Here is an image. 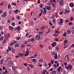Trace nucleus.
I'll use <instances>...</instances> for the list:
<instances>
[{
    "label": "nucleus",
    "instance_id": "obj_46",
    "mask_svg": "<svg viewBox=\"0 0 74 74\" xmlns=\"http://www.w3.org/2000/svg\"><path fill=\"white\" fill-rule=\"evenodd\" d=\"M10 7H11V5L10 4H9L8 5V9H9Z\"/></svg>",
    "mask_w": 74,
    "mask_h": 74
},
{
    "label": "nucleus",
    "instance_id": "obj_18",
    "mask_svg": "<svg viewBox=\"0 0 74 74\" xmlns=\"http://www.w3.org/2000/svg\"><path fill=\"white\" fill-rule=\"evenodd\" d=\"M12 52L14 53H16V50L15 49H12Z\"/></svg>",
    "mask_w": 74,
    "mask_h": 74
},
{
    "label": "nucleus",
    "instance_id": "obj_60",
    "mask_svg": "<svg viewBox=\"0 0 74 74\" xmlns=\"http://www.w3.org/2000/svg\"><path fill=\"white\" fill-rule=\"evenodd\" d=\"M37 73H36V74H40V73L38 71H36Z\"/></svg>",
    "mask_w": 74,
    "mask_h": 74
},
{
    "label": "nucleus",
    "instance_id": "obj_44",
    "mask_svg": "<svg viewBox=\"0 0 74 74\" xmlns=\"http://www.w3.org/2000/svg\"><path fill=\"white\" fill-rule=\"evenodd\" d=\"M13 44H14V42H12L11 43H10V46H12V45Z\"/></svg>",
    "mask_w": 74,
    "mask_h": 74
},
{
    "label": "nucleus",
    "instance_id": "obj_41",
    "mask_svg": "<svg viewBox=\"0 0 74 74\" xmlns=\"http://www.w3.org/2000/svg\"><path fill=\"white\" fill-rule=\"evenodd\" d=\"M16 17L17 19H18V20L20 19V16H17Z\"/></svg>",
    "mask_w": 74,
    "mask_h": 74
},
{
    "label": "nucleus",
    "instance_id": "obj_21",
    "mask_svg": "<svg viewBox=\"0 0 74 74\" xmlns=\"http://www.w3.org/2000/svg\"><path fill=\"white\" fill-rule=\"evenodd\" d=\"M67 42V40H65L64 42V43L65 45H66Z\"/></svg>",
    "mask_w": 74,
    "mask_h": 74
},
{
    "label": "nucleus",
    "instance_id": "obj_27",
    "mask_svg": "<svg viewBox=\"0 0 74 74\" xmlns=\"http://www.w3.org/2000/svg\"><path fill=\"white\" fill-rule=\"evenodd\" d=\"M64 64L65 67H67V62H65L64 63Z\"/></svg>",
    "mask_w": 74,
    "mask_h": 74
},
{
    "label": "nucleus",
    "instance_id": "obj_49",
    "mask_svg": "<svg viewBox=\"0 0 74 74\" xmlns=\"http://www.w3.org/2000/svg\"><path fill=\"white\" fill-rule=\"evenodd\" d=\"M24 65L25 66V67H27V64L26 63L25 64H24Z\"/></svg>",
    "mask_w": 74,
    "mask_h": 74
},
{
    "label": "nucleus",
    "instance_id": "obj_19",
    "mask_svg": "<svg viewBox=\"0 0 74 74\" xmlns=\"http://www.w3.org/2000/svg\"><path fill=\"white\" fill-rule=\"evenodd\" d=\"M39 35H42V34H43V31H42L41 32H39Z\"/></svg>",
    "mask_w": 74,
    "mask_h": 74
},
{
    "label": "nucleus",
    "instance_id": "obj_40",
    "mask_svg": "<svg viewBox=\"0 0 74 74\" xmlns=\"http://www.w3.org/2000/svg\"><path fill=\"white\" fill-rule=\"evenodd\" d=\"M70 19L71 21H72L73 20V17H71V18H70Z\"/></svg>",
    "mask_w": 74,
    "mask_h": 74
},
{
    "label": "nucleus",
    "instance_id": "obj_6",
    "mask_svg": "<svg viewBox=\"0 0 74 74\" xmlns=\"http://www.w3.org/2000/svg\"><path fill=\"white\" fill-rule=\"evenodd\" d=\"M35 38L36 39V40H40V36H36Z\"/></svg>",
    "mask_w": 74,
    "mask_h": 74
},
{
    "label": "nucleus",
    "instance_id": "obj_12",
    "mask_svg": "<svg viewBox=\"0 0 74 74\" xmlns=\"http://www.w3.org/2000/svg\"><path fill=\"white\" fill-rule=\"evenodd\" d=\"M63 23V19L61 18L60 19L59 24L61 25V24H62V23Z\"/></svg>",
    "mask_w": 74,
    "mask_h": 74
},
{
    "label": "nucleus",
    "instance_id": "obj_24",
    "mask_svg": "<svg viewBox=\"0 0 74 74\" xmlns=\"http://www.w3.org/2000/svg\"><path fill=\"white\" fill-rule=\"evenodd\" d=\"M15 46L16 47H18L19 46V45L18 44V43H16L15 45Z\"/></svg>",
    "mask_w": 74,
    "mask_h": 74
},
{
    "label": "nucleus",
    "instance_id": "obj_50",
    "mask_svg": "<svg viewBox=\"0 0 74 74\" xmlns=\"http://www.w3.org/2000/svg\"><path fill=\"white\" fill-rule=\"evenodd\" d=\"M37 53H36L34 55V56L35 58H36V57H37Z\"/></svg>",
    "mask_w": 74,
    "mask_h": 74
},
{
    "label": "nucleus",
    "instance_id": "obj_36",
    "mask_svg": "<svg viewBox=\"0 0 74 74\" xmlns=\"http://www.w3.org/2000/svg\"><path fill=\"white\" fill-rule=\"evenodd\" d=\"M51 64H53L54 63V61L53 60H52L51 61Z\"/></svg>",
    "mask_w": 74,
    "mask_h": 74
},
{
    "label": "nucleus",
    "instance_id": "obj_57",
    "mask_svg": "<svg viewBox=\"0 0 74 74\" xmlns=\"http://www.w3.org/2000/svg\"><path fill=\"white\" fill-rule=\"evenodd\" d=\"M8 71H9V72H11V69L10 68H9L8 69Z\"/></svg>",
    "mask_w": 74,
    "mask_h": 74
},
{
    "label": "nucleus",
    "instance_id": "obj_5",
    "mask_svg": "<svg viewBox=\"0 0 74 74\" xmlns=\"http://www.w3.org/2000/svg\"><path fill=\"white\" fill-rule=\"evenodd\" d=\"M61 66H59L57 70V71H59V72H60V71H62V70H63V68H61Z\"/></svg>",
    "mask_w": 74,
    "mask_h": 74
},
{
    "label": "nucleus",
    "instance_id": "obj_26",
    "mask_svg": "<svg viewBox=\"0 0 74 74\" xmlns=\"http://www.w3.org/2000/svg\"><path fill=\"white\" fill-rule=\"evenodd\" d=\"M52 55H54V56H55L56 55V54H56V53H55V52H53L52 53Z\"/></svg>",
    "mask_w": 74,
    "mask_h": 74
},
{
    "label": "nucleus",
    "instance_id": "obj_14",
    "mask_svg": "<svg viewBox=\"0 0 74 74\" xmlns=\"http://www.w3.org/2000/svg\"><path fill=\"white\" fill-rule=\"evenodd\" d=\"M9 29H10L11 30H13L14 29V27L12 26H10L9 27Z\"/></svg>",
    "mask_w": 74,
    "mask_h": 74
},
{
    "label": "nucleus",
    "instance_id": "obj_51",
    "mask_svg": "<svg viewBox=\"0 0 74 74\" xmlns=\"http://www.w3.org/2000/svg\"><path fill=\"white\" fill-rule=\"evenodd\" d=\"M51 4L53 5V7H55V3H51Z\"/></svg>",
    "mask_w": 74,
    "mask_h": 74
},
{
    "label": "nucleus",
    "instance_id": "obj_64",
    "mask_svg": "<svg viewBox=\"0 0 74 74\" xmlns=\"http://www.w3.org/2000/svg\"><path fill=\"white\" fill-rule=\"evenodd\" d=\"M40 7L41 8H42V4H41L40 5Z\"/></svg>",
    "mask_w": 74,
    "mask_h": 74
},
{
    "label": "nucleus",
    "instance_id": "obj_7",
    "mask_svg": "<svg viewBox=\"0 0 74 74\" xmlns=\"http://www.w3.org/2000/svg\"><path fill=\"white\" fill-rule=\"evenodd\" d=\"M57 44V43L56 42H53L52 44V47H55V46Z\"/></svg>",
    "mask_w": 74,
    "mask_h": 74
},
{
    "label": "nucleus",
    "instance_id": "obj_25",
    "mask_svg": "<svg viewBox=\"0 0 74 74\" xmlns=\"http://www.w3.org/2000/svg\"><path fill=\"white\" fill-rule=\"evenodd\" d=\"M55 32L56 33V34H59V32L58 30H56L55 31Z\"/></svg>",
    "mask_w": 74,
    "mask_h": 74
},
{
    "label": "nucleus",
    "instance_id": "obj_45",
    "mask_svg": "<svg viewBox=\"0 0 74 74\" xmlns=\"http://www.w3.org/2000/svg\"><path fill=\"white\" fill-rule=\"evenodd\" d=\"M29 66L31 68H33V66L31 64H29Z\"/></svg>",
    "mask_w": 74,
    "mask_h": 74
},
{
    "label": "nucleus",
    "instance_id": "obj_31",
    "mask_svg": "<svg viewBox=\"0 0 74 74\" xmlns=\"http://www.w3.org/2000/svg\"><path fill=\"white\" fill-rule=\"evenodd\" d=\"M25 47V45L24 44H22L21 45V48H23Z\"/></svg>",
    "mask_w": 74,
    "mask_h": 74
},
{
    "label": "nucleus",
    "instance_id": "obj_15",
    "mask_svg": "<svg viewBox=\"0 0 74 74\" xmlns=\"http://www.w3.org/2000/svg\"><path fill=\"white\" fill-rule=\"evenodd\" d=\"M69 12L70 11L69 10H66L64 12V14H67V13H68V12Z\"/></svg>",
    "mask_w": 74,
    "mask_h": 74
},
{
    "label": "nucleus",
    "instance_id": "obj_16",
    "mask_svg": "<svg viewBox=\"0 0 74 74\" xmlns=\"http://www.w3.org/2000/svg\"><path fill=\"white\" fill-rule=\"evenodd\" d=\"M49 41V39L48 38H46L45 40V43H46V42H48Z\"/></svg>",
    "mask_w": 74,
    "mask_h": 74
},
{
    "label": "nucleus",
    "instance_id": "obj_2",
    "mask_svg": "<svg viewBox=\"0 0 74 74\" xmlns=\"http://www.w3.org/2000/svg\"><path fill=\"white\" fill-rule=\"evenodd\" d=\"M59 4L61 6H62L64 3H63V0H59Z\"/></svg>",
    "mask_w": 74,
    "mask_h": 74
},
{
    "label": "nucleus",
    "instance_id": "obj_4",
    "mask_svg": "<svg viewBox=\"0 0 74 74\" xmlns=\"http://www.w3.org/2000/svg\"><path fill=\"white\" fill-rule=\"evenodd\" d=\"M65 59L66 61H69V57L68 56V55L66 54V55L65 58Z\"/></svg>",
    "mask_w": 74,
    "mask_h": 74
},
{
    "label": "nucleus",
    "instance_id": "obj_34",
    "mask_svg": "<svg viewBox=\"0 0 74 74\" xmlns=\"http://www.w3.org/2000/svg\"><path fill=\"white\" fill-rule=\"evenodd\" d=\"M12 70L14 71L16 69V68L14 66H12Z\"/></svg>",
    "mask_w": 74,
    "mask_h": 74
},
{
    "label": "nucleus",
    "instance_id": "obj_39",
    "mask_svg": "<svg viewBox=\"0 0 74 74\" xmlns=\"http://www.w3.org/2000/svg\"><path fill=\"white\" fill-rule=\"evenodd\" d=\"M53 3H55V4H57L56 3V0H53Z\"/></svg>",
    "mask_w": 74,
    "mask_h": 74
},
{
    "label": "nucleus",
    "instance_id": "obj_54",
    "mask_svg": "<svg viewBox=\"0 0 74 74\" xmlns=\"http://www.w3.org/2000/svg\"><path fill=\"white\" fill-rule=\"evenodd\" d=\"M48 65H49V67H50V66H51L52 65V64H51V63L49 62L48 64Z\"/></svg>",
    "mask_w": 74,
    "mask_h": 74
},
{
    "label": "nucleus",
    "instance_id": "obj_23",
    "mask_svg": "<svg viewBox=\"0 0 74 74\" xmlns=\"http://www.w3.org/2000/svg\"><path fill=\"white\" fill-rule=\"evenodd\" d=\"M16 30H20V27H19V26H18V27H17L16 28Z\"/></svg>",
    "mask_w": 74,
    "mask_h": 74
},
{
    "label": "nucleus",
    "instance_id": "obj_56",
    "mask_svg": "<svg viewBox=\"0 0 74 74\" xmlns=\"http://www.w3.org/2000/svg\"><path fill=\"white\" fill-rule=\"evenodd\" d=\"M7 35L8 37H10V34L9 33Z\"/></svg>",
    "mask_w": 74,
    "mask_h": 74
},
{
    "label": "nucleus",
    "instance_id": "obj_58",
    "mask_svg": "<svg viewBox=\"0 0 74 74\" xmlns=\"http://www.w3.org/2000/svg\"><path fill=\"white\" fill-rule=\"evenodd\" d=\"M43 27H42V26L41 27H40V30H43Z\"/></svg>",
    "mask_w": 74,
    "mask_h": 74
},
{
    "label": "nucleus",
    "instance_id": "obj_32",
    "mask_svg": "<svg viewBox=\"0 0 74 74\" xmlns=\"http://www.w3.org/2000/svg\"><path fill=\"white\" fill-rule=\"evenodd\" d=\"M42 61H43L41 59H40L39 60V62H41V63H42Z\"/></svg>",
    "mask_w": 74,
    "mask_h": 74
},
{
    "label": "nucleus",
    "instance_id": "obj_63",
    "mask_svg": "<svg viewBox=\"0 0 74 74\" xmlns=\"http://www.w3.org/2000/svg\"><path fill=\"white\" fill-rule=\"evenodd\" d=\"M56 51H58V50H59V47H56Z\"/></svg>",
    "mask_w": 74,
    "mask_h": 74
},
{
    "label": "nucleus",
    "instance_id": "obj_55",
    "mask_svg": "<svg viewBox=\"0 0 74 74\" xmlns=\"http://www.w3.org/2000/svg\"><path fill=\"white\" fill-rule=\"evenodd\" d=\"M16 58H19V56L17 55L15 56Z\"/></svg>",
    "mask_w": 74,
    "mask_h": 74
},
{
    "label": "nucleus",
    "instance_id": "obj_8",
    "mask_svg": "<svg viewBox=\"0 0 74 74\" xmlns=\"http://www.w3.org/2000/svg\"><path fill=\"white\" fill-rule=\"evenodd\" d=\"M26 53H25V56H27L28 55H29V51L28 50H27L26 51Z\"/></svg>",
    "mask_w": 74,
    "mask_h": 74
},
{
    "label": "nucleus",
    "instance_id": "obj_53",
    "mask_svg": "<svg viewBox=\"0 0 74 74\" xmlns=\"http://www.w3.org/2000/svg\"><path fill=\"white\" fill-rule=\"evenodd\" d=\"M5 23V21H2V24H3V25H4Z\"/></svg>",
    "mask_w": 74,
    "mask_h": 74
},
{
    "label": "nucleus",
    "instance_id": "obj_10",
    "mask_svg": "<svg viewBox=\"0 0 74 74\" xmlns=\"http://www.w3.org/2000/svg\"><path fill=\"white\" fill-rule=\"evenodd\" d=\"M46 7V10H50L51 8V7L50 6H45Z\"/></svg>",
    "mask_w": 74,
    "mask_h": 74
},
{
    "label": "nucleus",
    "instance_id": "obj_29",
    "mask_svg": "<svg viewBox=\"0 0 74 74\" xmlns=\"http://www.w3.org/2000/svg\"><path fill=\"white\" fill-rule=\"evenodd\" d=\"M32 62L34 63H36V60L34 59H32Z\"/></svg>",
    "mask_w": 74,
    "mask_h": 74
},
{
    "label": "nucleus",
    "instance_id": "obj_33",
    "mask_svg": "<svg viewBox=\"0 0 74 74\" xmlns=\"http://www.w3.org/2000/svg\"><path fill=\"white\" fill-rule=\"evenodd\" d=\"M53 21L54 24H55V23H56V20L55 19H53Z\"/></svg>",
    "mask_w": 74,
    "mask_h": 74
},
{
    "label": "nucleus",
    "instance_id": "obj_52",
    "mask_svg": "<svg viewBox=\"0 0 74 74\" xmlns=\"http://www.w3.org/2000/svg\"><path fill=\"white\" fill-rule=\"evenodd\" d=\"M41 15H42V13H40L39 15H38V16H41Z\"/></svg>",
    "mask_w": 74,
    "mask_h": 74
},
{
    "label": "nucleus",
    "instance_id": "obj_13",
    "mask_svg": "<svg viewBox=\"0 0 74 74\" xmlns=\"http://www.w3.org/2000/svg\"><path fill=\"white\" fill-rule=\"evenodd\" d=\"M9 66H12L13 65V63L11 62H8Z\"/></svg>",
    "mask_w": 74,
    "mask_h": 74
},
{
    "label": "nucleus",
    "instance_id": "obj_38",
    "mask_svg": "<svg viewBox=\"0 0 74 74\" xmlns=\"http://www.w3.org/2000/svg\"><path fill=\"white\" fill-rule=\"evenodd\" d=\"M3 60H1L0 63L1 64H3Z\"/></svg>",
    "mask_w": 74,
    "mask_h": 74
},
{
    "label": "nucleus",
    "instance_id": "obj_3",
    "mask_svg": "<svg viewBox=\"0 0 74 74\" xmlns=\"http://www.w3.org/2000/svg\"><path fill=\"white\" fill-rule=\"evenodd\" d=\"M1 16L3 18H5L7 16V12H4Z\"/></svg>",
    "mask_w": 74,
    "mask_h": 74
},
{
    "label": "nucleus",
    "instance_id": "obj_30",
    "mask_svg": "<svg viewBox=\"0 0 74 74\" xmlns=\"http://www.w3.org/2000/svg\"><path fill=\"white\" fill-rule=\"evenodd\" d=\"M4 39V37L3 36H2L0 38V40H3Z\"/></svg>",
    "mask_w": 74,
    "mask_h": 74
},
{
    "label": "nucleus",
    "instance_id": "obj_20",
    "mask_svg": "<svg viewBox=\"0 0 74 74\" xmlns=\"http://www.w3.org/2000/svg\"><path fill=\"white\" fill-rule=\"evenodd\" d=\"M56 74V71H53L51 73V74Z\"/></svg>",
    "mask_w": 74,
    "mask_h": 74
},
{
    "label": "nucleus",
    "instance_id": "obj_35",
    "mask_svg": "<svg viewBox=\"0 0 74 74\" xmlns=\"http://www.w3.org/2000/svg\"><path fill=\"white\" fill-rule=\"evenodd\" d=\"M16 39L17 40H19L21 39V37H17L16 38Z\"/></svg>",
    "mask_w": 74,
    "mask_h": 74
},
{
    "label": "nucleus",
    "instance_id": "obj_59",
    "mask_svg": "<svg viewBox=\"0 0 74 74\" xmlns=\"http://www.w3.org/2000/svg\"><path fill=\"white\" fill-rule=\"evenodd\" d=\"M8 49L10 51H11V48L8 47Z\"/></svg>",
    "mask_w": 74,
    "mask_h": 74
},
{
    "label": "nucleus",
    "instance_id": "obj_42",
    "mask_svg": "<svg viewBox=\"0 0 74 74\" xmlns=\"http://www.w3.org/2000/svg\"><path fill=\"white\" fill-rule=\"evenodd\" d=\"M31 41L32 42H34V39L33 38H32L31 39Z\"/></svg>",
    "mask_w": 74,
    "mask_h": 74
},
{
    "label": "nucleus",
    "instance_id": "obj_37",
    "mask_svg": "<svg viewBox=\"0 0 74 74\" xmlns=\"http://www.w3.org/2000/svg\"><path fill=\"white\" fill-rule=\"evenodd\" d=\"M29 35V34L28 33H27L26 34H25V36H26V37L27 38V36Z\"/></svg>",
    "mask_w": 74,
    "mask_h": 74
},
{
    "label": "nucleus",
    "instance_id": "obj_62",
    "mask_svg": "<svg viewBox=\"0 0 74 74\" xmlns=\"http://www.w3.org/2000/svg\"><path fill=\"white\" fill-rule=\"evenodd\" d=\"M69 21L68 20H65V23H67V22H69Z\"/></svg>",
    "mask_w": 74,
    "mask_h": 74
},
{
    "label": "nucleus",
    "instance_id": "obj_28",
    "mask_svg": "<svg viewBox=\"0 0 74 74\" xmlns=\"http://www.w3.org/2000/svg\"><path fill=\"white\" fill-rule=\"evenodd\" d=\"M69 26H71V25H73V23L71 22H70L69 23Z\"/></svg>",
    "mask_w": 74,
    "mask_h": 74
},
{
    "label": "nucleus",
    "instance_id": "obj_61",
    "mask_svg": "<svg viewBox=\"0 0 74 74\" xmlns=\"http://www.w3.org/2000/svg\"><path fill=\"white\" fill-rule=\"evenodd\" d=\"M53 67H56V64H54Z\"/></svg>",
    "mask_w": 74,
    "mask_h": 74
},
{
    "label": "nucleus",
    "instance_id": "obj_11",
    "mask_svg": "<svg viewBox=\"0 0 74 74\" xmlns=\"http://www.w3.org/2000/svg\"><path fill=\"white\" fill-rule=\"evenodd\" d=\"M67 33L68 34H70L71 33V32L70 29H68L67 30Z\"/></svg>",
    "mask_w": 74,
    "mask_h": 74
},
{
    "label": "nucleus",
    "instance_id": "obj_17",
    "mask_svg": "<svg viewBox=\"0 0 74 74\" xmlns=\"http://www.w3.org/2000/svg\"><path fill=\"white\" fill-rule=\"evenodd\" d=\"M43 9L44 10L43 12L45 13L44 14H45L47 12V10H46V9L45 8H43Z\"/></svg>",
    "mask_w": 74,
    "mask_h": 74
},
{
    "label": "nucleus",
    "instance_id": "obj_22",
    "mask_svg": "<svg viewBox=\"0 0 74 74\" xmlns=\"http://www.w3.org/2000/svg\"><path fill=\"white\" fill-rule=\"evenodd\" d=\"M54 58L55 59H58V56H57V54H56L55 56H54Z\"/></svg>",
    "mask_w": 74,
    "mask_h": 74
},
{
    "label": "nucleus",
    "instance_id": "obj_1",
    "mask_svg": "<svg viewBox=\"0 0 74 74\" xmlns=\"http://www.w3.org/2000/svg\"><path fill=\"white\" fill-rule=\"evenodd\" d=\"M65 68L68 70H71V69H72V66L70 65H68V66H66Z\"/></svg>",
    "mask_w": 74,
    "mask_h": 74
},
{
    "label": "nucleus",
    "instance_id": "obj_43",
    "mask_svg": "<svg viewBox=\"0 0 74 74\" xmlns=\"http://www.w3.org/2000/svg\"><path fill=\"white\" fill-rule=\"evenodd\" d=\"M27 69L28 70V71H30V68L29 67H27Z\"/></svg>",
    "mask_w": 74,
    "mask_h": 74
},
{
    "label": "nucleus",
    "instance_id": "obj_9",
    "mask_svg": "<svg viewBox=\"0 0 74 74\" xmlns=\"http://www.w3.org/2000/svg\"><path fill=\"white\" fill-rule=\"evenodd\" d=\"M69 6L71 7H72V8H73V7H74V3H70L69 4Z\"/></svg>",
    "mask_w": 74,
    "mask_h": 74
},
{
    "label": "nucleus",
    "instance_id": "obj_47",
    "mask_svg": "<svg viewBox=\"0 0 74 74\" xmlns=\"http://www.w3.org/2000/svg\"><path fill=\"white\" fill-rule=\"evenodd\" d=\"M12 25L13 26H15V24L14 23H12Z\"/></svg>",
    "mask_w": 74,
    "mask_h": 74
},
{
    "label": "nucleus",
    "instance_id": "obj_48",
    "mask_svg": "<svg viewBox=\"0 0 74 74\" xmlns=\"http://www.w3.org/2000/svg\"><path fill=\"white\" fill-rule=\"evenodd\" d=\"M38 66L39 67H42V64H38Z\"/></svg>",
    "mask_w": 74,
    "mask_h": 74
}]
</instances>
